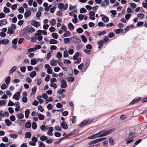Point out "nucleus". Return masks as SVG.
Returning a JSON list of instances; mask_svg holds the SVG:
<instances>
[{
    "instance_id": "1",
    "label": "nucleus",
    "mask_w": 147,
    "mask_h": 147,
    "mask_svg": "<svg viewBox=\"0 0 147 147\" xmlns=\"http://www.w3.org/2000/svg\"><path fill=\"white\" fill-rule=\"evenodd\" d=\"M35 31L34 28L30 26H28L25 28L21 32V33L24 36L32 33Z\"/></svg>"
},
{
    "instance_id": "2",
    "label": "nucleus",
    "mask_w": 147,
    "mask_h": 147,
    "mask_svg": "<svg viewBox=\"0 0 147 147\" xmlns=\"http://www.w3.org/2000/svg\"><path fill=\"white\" fill-rule=\"evenodd\" d=\"M115 130V128H113L108 130L107 131H102L99 132L100 137L107 135L114 131Z\"/></svg>"
},
{
    "instance_id": "3",
    "label": "nucleus",
    "mask_w": 147,
    "mask_h": 147,
    "mask_svg": "<svg viewBox=\"0 0 147 147\" xmlns=\"http://www.w3.org/2000/svg\"><path fill=\"white\" fill-rule=\"evenodd\" d=\"M68 7V4L66 3L64 5L63 3H61L59 4L58 8L61 10H65L67 9Z\"/></svg>"
},
{
    "instance_id": "4",
    "label": "nucleus",
    "mask_w": 147,
    "mask_h": 147,
    "mask_svg": "<svg viewBox=\"0 0 147 147\" xmlns=\"http://www.w3.org/2000/svg\"><path fill=\"white\" fill-rule=\"evenodd\" d=\"M141 99L142 98L141 97H138L137 98H135L131 102L129 105H133L135 103L138 102L141 100Z\"/></svg>"
},
{
    "instance_id": "5",
    "label": "nucleus",
    "mask_w": 147,
    "mask_h": 147,
    "mask_svg": "<svg viewBox=\"0 0 147 147\" xmlns=\"http://www.w3.org/2000/svg\"><path fill=\"white\" fill-rule=\"evenodd\" d=\"M30 24L32 26H34L36 28L38 27L40 25L39 22H36L35 20H32Z\"/></svg>"
},
{
    "instance_id": "6",
    "label": "nucleus",
    "mask_w": 147,
    "mask_h": 147,
    "mask_svg": "<svg viewBox=\"0 0 147 147\" xmlns=\"http://www.w3.org/2000/svg\"><path fill=\"white\" fill-rule=\"evenodd\" d=\"M95 13L93 11H91L89 12V15H90L89 18L92 20H95V18L94 16H95Z\"/></svg>"
},
{
    "instance_id": "7",
    "label": "nucleus",
    "mask_w": 147,
    "mask_h": 147,
    "mask_svg": "<svg viewBox=\"0 0 147 147\" xmlns=\"http://www.w3.org/2000/svg\"><path fill=\"white\" fill-rule=\"evenodd\" d=\"M54 129L53 127H50L48 128V131L47 132V134L49 136H52L53 135L52 132Z\"/></svg>"
},
{
    "instance_id": "8",
    "label": "nucleus",
    "mask_w": 147,
    "mask_h": 147,
    "mask_svg": "<svg viewBox=\"0 0 147 147\" xmlns=\"http://www.w3.org/2000/svg\"><path fill=\"white\" fill-rule=\"evenodd\" d=\"M61 84V88H65L67 87L66 81L64 80H61L60 81Z\"/></svg>"
},
{
    "instance_id": "9",
    "label": "nucleus",
    "mask_w": 147,
    "mask_h": 147,
    "mask_svg": "<svg viewBox=\"0 0 147 147\" xmlns=\"http://www.w3.org/2000/svg\"><path fill=\"white\" fill-rule=\"evenodd\" d=\"M20 93L19 92H17L13 95L12 98L15 99L16 100H19L20 99Z\"/></svg>"
},
{
    "instance_id": "10",
    "label": "nucleus",
    "mask_w": 147,
    "mask_h": 147,
    "mask_svg": "<svg viewBox=\"0 0 147 147\" xmlns=\"http://www.w3.org/2000/svg\"><path fill=\"white\" fill-rule=\"evenodd\" d=\"M90 122L89 120H84L81 122L79 125V126L82 127L84 126L86 124L90 123Z\"/></svg>"
},
{
    "instance_id": "11",
    "label": "nucleus",
    "mask_w": 147,
    "mask_h": 147,
    "mask_svg": "<svg viewBox=\"0 0 147 147\" xmlns=\"http://www.w3.org/2000/svg\"><path fill=\"white\" fill-rule=\"evenodd\" d=\"M101 16L102 18V20L105 23H107L109 20L108 18L104 15H101Z\"/></svg>"
},
{
    "instance_id": "12",
    "label": "nucleus",
    "mask_w": 147,
    "mask_h": 147,
    "mask_svg": "<svg viewBox=\"0 0 147 147\" xmlns=\"http://www.w3.org/2000/svg\"><path fill=\"white\" fill-rule=\"evenodd\" d=\"M43 33L44 35H46L47 34V32L45 30H38L37 32L35 33V35H38V34H41Z\"/></svg>"
},
{
    "instance_id": "13",
    "label": "nucleus",
    "mask_w": 147,
    "mask_h": 147,
    "mask_svg": "<svg viewBox=\"0 0 147 147\" xmlns=\"http://www.w3.org/2000/svg\"><path fill=\"white\" fill-rule=\"evenodd\" d=\"M61 127L64 129H67L68 128V125L66 123L64 122H62L60 124Z\"/></svg>"
},
{
    "instance_id": "14",
    "label": "nucleus",
    "mask_w": 147,
    "mask_h": 147,
    "mask_svg": "<svg viewBox=\"0 0 147 147\" xmlns=\"http://www.w3.org/2000/svg\"><path fill=\"white\" fill-rule=\"evenodd\" d=\"M9 42V40L8 39H4L0 40V45L3 44L4 45H7Z\"/></svg>"
},
{
    "instance_id": "15",
    "label": "nucleus",
    "mask_w": 147,
    "mask_h": 147,
    "mask_svg": "<svg viewBox=\"0 0 147 147\" xmlns=\"http://www.w3.org/2000/svg\"><path fill=\"white\" fill-rule=\"evenodd\" d=\"M57 64V61L56 60L53 59L50 61V65L53 66H56Z\"/></svg>"
},
{
    "instance_id": "16",
    "label": "nucleus",
    "mask_w": 147,
    "mask_h": 147,
    "mask_svg": "<svg viewBox=\"0 0 147 147\" xmlns=\"http://www.w3.org/2000/svg\"><path fill=\"white\" fill-rule=\"evenodd\" d=\"M16 116L18 119H21L24 117V115L22 113H18L16 115Z\"/></svg>"
},
{
    "instance_id": "17",
    "label": "nucleus",
    "mask_w": 147,
    "mask_h": 147,
    "mask_svg": "<svg viewBox=\"0 0 147 147\" xmlns=\"http://www.w3.org/2000/svg\"><path fill=\"white\" fill-rule=\"evenodd\" d=\"M18 122L20 125H23L24 123H25V120H21V119H18L17 120Z\"/></svg>"
},
{
    "instance_id": "18",
    "label": "nucleus",
    "mask_w": 147,
    "mask_h": 147,
    "mask_svg": "<svg viewBox=\"0 0 147 147\" xmlns=\"http://www.w3.org/2000/svg\"><path fill=\"white\" fill-rule=\"evenodd\" d=\"M42 67V65H39L37 67H34V69L35 70L38 71H40Z\"/></svg>"
},
{
    "instance_id": "19",
    "label": "nucleus",
    "mask_w": 147,
    "mask_h": 147,
    "mask_svg": "<svg viewBox=\"0 0 147 147\" xmlns=\"http://www.w3.org/2000/svg\"><path fill=\"white\" fill-rule=\"evenodd\" d=\"M37 115L38 116L39 119L40 120H42L45 118L44 115L39 114L38 113H37Z\"/></svg>"
},
{
    "instance_id": "20",
    "label": "nucleus",
    "mask_w": 147,
    "mask_h": 147,
    "mask_svg": "<svg viewBox=\"0 0 147 147\" xmlns=\"http://www.w3.org/2000/svg\"><path fill=\"white\" fill-rule=\"evenodd\" d=\"M7 21L5 19L3 20L0 21V26L6 24H7Z\"/></svg>"
},
{
    "instance_id": "21",
    "label": "nucleus",
    "mask_w": 147,
    "mask_h": 147,
    "mask_svg": "<svg viewBox=\"0 0 147 147\" xmlns=\"http://www.w3.org/2000/svg\"><path fill=\"white\" fill-rule=\"evenodd\" d=\"M109 0H105L104 2L101 4V6L103 7L109 4Z\"/></svg>"
},
{
    "instance_id": "22",
    "label": "nucleus",
    "mask_w": 147,
    "mask_h": 147,
    "mask_svg": "<svg viewBox=\"0 0 147 147\" xmlns=\"http://www.w3.org/2000/svg\"><path fill=\"white\" fill-rule=\"evenodd\" d=\"M31 12L29 10H27L24 14V16L26 18L28 17L31 14Z\"/></svg>"
},
{
    "instance_id": "23",
    "label": "nucleus",
    "mask_w": 147,
    "mask_h": 147,
    "mask_svg": "<svg viewBox=\"0 0 147 147\" xmlns=\"http://www.w3.org/2000/svg\"><path fill=\"white\" fill-rule=\"evenodd\" d=\"M103 42L102 40L98 41L97 44L98 45H99L98 48H101L103 45Z\"/></svg>"
},
{
    "instance_id": "24",
    "label": "nucleus",
    "mask_w": 147,
    "mask_h": 147,
    "mask_svg": "<svg viewBox=\"0 0 147 147\" xmlns=\"http://www.w3.org/2000/svg\"><path fill=\"white\" fill-rule=\"evenodd\" d=\"M136 135L134 133L131 132L129 134V137L128 139H130L134 138L136 137Z\"/></svg>"
},
{
    "instance_id": "25",
    "label": "nucleus",
    "mask_w": 147,
    "mask_h": 147,
    "mask_svg": "<svg viewBox=\"0 0 147 147\" xmlns=\"http://www.w3.org/2000/svg\"><path fill=\"white\" fill-rule=\"evenodd\" d=\"M9 136L12 138L16 139L18 137V135L16 134H9Z\"/></svg>"
},
{
    "instance_id": "26",
    "label": "nucleus",
    "mask_w": 147,
    "mask_h": 147,
    "mask_svg": "<svg viewBox=\"0 0 147 147\" xmlns=\"http://www.w3.org/2000/svg\"><path fill=\"white\" fill-rule=\"evenodd\" d=\"M41 34H38V35L36 36L35 34L34 36L36 37V39H37L39 41H40L42 39V36L40 35Z\"/></svg>"
},
{
    "instance_id": "27",
    "label": "nucleus",
    "mask_w": 147,
    "mask_h": 147,
    "mask_svg": "<svg viewBox=\"0 0 147 147\" xmlns=\"http://www.w3.org/2000/svg\"><path fill=\"white\" fill-rule=\"evenodd\" d=\"M68 28L69 29L71 30H73L74 29L73 25L71 23H69V24Z\"/></svg>"
},
{
    "instance_id": "28",
    "label": "nucleus",
    "mask_w": 147,
    "mask_h": 147,
    "mask_svg": "<svg viewBox=\"0 0 147 147\" xmlns=\"http://www.w3.org/2000/svg\"><path fill=\"white\" fill-rule=\"evenodd\" d=\"M5 122L7 126H9L12 124V122L9 119L6 120Z\"/></svg>"
},
{
    "instance_id": "29",
    "label": "nucleus",
    "mask_w": 147,
    "mask_h": 147,
    "mask_svg": "<svg viewBox=\"0 0 147 147\" xmlns=\"http://www.w3.org/2000/svg\"><path fill=\"white\" fill-rule=\"evenodd\" d=\"M137 16L139 19L143 18L145 17V15L142 13H140L138 14Z\"/></svg>"
},
{
    "instance_id": "30",
    "label": "nucleus",
    "mask_w": 147,
    "mask_h": 147,
    "mask_svg": "<svg viewBox=\"0 0 147 147\" xmlns=\"http://www.w3.org/2000/svg\"><path fill=\"white\" fill-rule=\"evenodd\" d=\"M114 31L116 34H118L122 32L123 31V30L121 29H118L115 30Z\"/></svg>"
},
{
    "instance_id": "31",
    "label": "nucleus",
    "mask_w": 147,
    "mask_h": 147,
    "mask_svg": "<svg viewBox=\"0 0 147 147\" xmlns=\"http://www.w3.org/2000/svg\"><path fill=\"white\" fill-rule=\"evenodd\" d=\"M36 73L35 71H34L31 73L30 76L32 78H34L36 75Z\"/></svg>"
},
{
    "instance_id": "32",
    "label": "nucleus",
    "mask_w": 147,
    "mask_h": 147,
    "mask_svg": "<svg viewBox=\"0 0 147 147\" xmlns=\"http://www.w3.org/2000/svg\"><path fill=\"white\" fill-rule=\"evenodd\" d=\"M49 42L50 44H56L57 42V41L54 39H51L49 41Z\"/></svg>"
},
{
    "instance_id": "33",
    "label": "nucleus",
    "mask_w": 147,
    "mask_h": 147,
    "mask_svg": "<svg viewBox=\"0 0 147 147\" xmlns=\"http://www.w3.org/2000/svg\"><path fill=\"white\" fill-rule=\"evenodd\" d=\"M63 63L65 64H69L71 63V62L69 60L65 59L63 60Z\"/></svg>"
},
{
    "instance_id": "34",
    "label": "nucleus",
    "mask_w": 147,
    "mask_h": 147,
    "mask_svg": "<svg viewBox=\"0 0 147 147\" xmlns=\"http://www.w3.org/2000/svg\"><path fill=\"white\" fill-rule=\"evenodd\" d=\"M30 113V111L28 109H26L25 112V117L26 118L28 117V115Z\"/></svg>"
},
{
    "instance_id": "35",
    "label": "nucleus",
    "mask_w": 147,
    "mask_h": 147,
    "mask_svg": "<svg viewBox=\"0 0 147 147\" xmlns=\"http://www.w3.org/2000/svg\"><path fill=\"white\" fill-rule=\"evenodd\" d=\"M71 41L70 38H66L64 39L63 41L65 44H67L69 43Z\"/></svg>"
},
{
    "instance_id": "36",
    "label": "nucleus",
    "mask_w": 147,
    "mask_h": 147,
    "mask_svg": "<svg viewBox=\"0 0 147 147\" xmlns=\"http://www.w3.org/2000/svg\"><path fill=\"white\" fill-rule=\"evenodd\" d=\"M106 138H99L96 139L95 140H94V142H95V143H98V142H100L101 141H102L104 140Z\"/></svg>"
},
{
    "instance_id": "37",
    "label": "nucleus",
    "mask_w": 147,
    "mask_h": 147,
    "mask_svg": "<svg viewBox=\"0 0 147 147\" xmlns=\"http://www.w3.org/2000/svg\"><path fill=\"white\" fill-rule=\"evenodd\" d=\"M36 87L35 86L32 88V89L31 93L32 94L34 95L36 93Z\"/></svg>"
},
{
    "instance_id": "38",
    "label": "nucleus",
    "mask_w": 147,
    "mask_h": 147,
    "mask_svg": "<svg viewBox=\"0 0 147 147\" xmlns=\"http://www.w3.org/2000/svg\"><path fill=\"white\" fill-rule=\"evenodd\" d=\"M53 38L57 39L58 37V35L56 33H53L52 34Z\"/></svg>"
},
{
    "instance_id": "39",
    "label": "nucleus",
    "mask_w": 147,
    "mask_h": 147,
    "mask_svg": "<svg viewBox=\"0 0 147 147\" xmlns=\"http://www.w3.org/2000/svg\"><path fill=\"white\" fill-rule=\"evenodd\" d=\"M37 63L35 59H32L31 60L30 64L32 65H34Z\"/></svg>"
},
{
    "instance_id": "40",
    "label": "nucleus",
    "mask_w": 147,
    "mask_h": 147,
    "mask_svg": "<svg viewBox=\"0 0 147 147\" xmlns=\"http://www.w3.org/2000/svg\"><path fill=\"white\" fill-rule=\"evenodd\" d=\"M31 134L30 132H26L25 134V137L27 138H30L31 136Z\"/></svg>"
},
{
    "instance_id": "41",
    "label": "nucleus",
    "mask_w": 147,
    "mask_h": 147,
    "mask_svg": "<svg viewBox=\"0 0 147 147\" xmlns=\"http://www.w3.org/2000/svg\"><path fill=\"white\" fill-rule=\"evenodd\" d=\"M17 67L16 66H14L9 71L10 74L12 73L16 69Z\"/></svg>"
},
{
    "instance_id": "42",
    "label": "nucleus",
    "mask_w": 147,
    "mask_h": 147,
    "mask_svg": "<svg viewBox=\"0 0 147 147\" xmlns=\"http://www.w3.org/2000/svg\"><path fill=\"white\" fill-rule=\"evenodd\" d=\"M3 12L5 13H8L10 12L9 9L6 7H4Z\"/></svg>"
},
{
    "instance_id": "43",
    "label": "nucleus",
    "mask_w": 147,
    "mask_h": 147,
    "mask_svg": "<svg viewBox=\"0 0 147 147\" xmlns=\"http://www.w3.org/2000/svg\"><path fill=\"white\" fill-rule=\"evenodd\" d=\"M50 24L51 26H53L55 25L56 23V21L55 19H53L51 20L50 22Z\"/></svg>"
},
{
    "instance_id": "44",
    "label": "nucleus",
    "mask_w": 147,
    "mask_h": 147,
    "mask_svg": "<svg viewBox=\"0 0 147 147\" xmlns=\"http://www.w3.org/2000/svg\"><path fill=\"white\" fill-rule=\"evenodd\" d=\"M31 126V123L30 122H27L25 125V127L27 128H29Z\"/></svg>"
},
{
    "instance_id": "45",
    "label": "nucleus",
    "mask_w": 147,
    "mask_h": 147,
    "mask_svg": "<svg viewBox=\"0 0 147 147\" xmlns=\"http://www.w3.org/2000/svg\"><path fill=\"white\" fill-rule=\"evenodd\" d=\"M40 139L41 141H44L47 140V138L45 136H42L40 137Z\"/></svg>"
},
{
    "instance_id": "46",
    "label": "nucleus",
    "mask_w": 147,
    "mask_h": 147,
    "mask_svg": "<svg viewBox=\"0 0 147 147\" xmlns=\"http://www.w3.org/2000/svg\"><path fill=\"white\" fill-rule=\"evenodd\" d=\"M130 7L132 9L135 8L136 7V4L133 3H131L130 4Z\"/></svg>"
},
{
    "instance_id": "47",
    "label": "nucleus",
    "mask_w": 147,
    "mask_h": 147,
    "mask_svg": "<svg viewBox=\"0 0 147 147\" xmlns=\"http://www.w3.org/2000/svg\"><path fill=\"white\" fill-rule=\"evenodd\" d=\"M71 34L70 32L69 31H66L64 34L63 36L64 37L69 36Z\"/></svg>"
},
{
    "instance_id": "48",
    "label": "nucleus",
    "mask_w": 147,
    "mask_h": 147,
    "mask_svg": "<svg viewBox=\"0 0 147 147\" xmlns=\"http://www.w3.org/2000/svg\"><path fill=\"white\" fill-rule=\"evenodd\" d=\"M32 127L34 129H36L37 127V125L36 122H34L32 123Z\"/></svg>"
},
{
    "instance_id": "49",
    "label": "nucleus",
    "mask_w": 147,
    "mask_h": 147,
    "mask_svg": "<svg viewBox=\"0 0 147 147\" xmlns=\"http://www.w3.org/2000/svg\"><path fill=\"white\" fill-rule=\"evenodd\" d=\"M77 18L76 15H75V17H74V19H73L72 20V22L76 24L77 22Z\"/></svg>"
},
{
    "instance_id": "50",
    "label": "nucleus",
    "mask_w": 147,
    "mask_h": 147,
    "mask_svg": "<svg viewBox=\"0 0 147 147\" xmlns=\"http://www.w3.org/2000/svg\"><path fill=\"white\" fill-rule=\"evenodd\" d=\"M114 24L112 23H111L105 25V26L107 28H108L111 27Z\"/></svg>"
},
{
    "instance_id": "51",
    "label": "nucleus",
    "mask_w": 147,
    "mask_h": 147,
    "mask_svg": "<svg viewBox=\"0 0 147 147\" xmlns=\"http://www.w3.org/2000/svg\"><path fill=\"white\" fill-rule=\"evenodd\" d=\"M11 78L9 76H8L6 78L5 80V82L7 84H9Z\"/></svg>"
},
{
    "instance_id": "52",
    "label": "nucleus",
    "mask_w": 147,
    "mask_h": 147,
    "mask_svg": "<svg viewBox=\"0 0 147 147\" xmlns=\"http://www.w3.org/2000/svg\"><path fill=\"white\" fill-rule=\"evenodd\" d=\"M18 11L20 13H22L24 12V9L22 7H20L18 9Z\"/></svg>"
},
{
    "instance_id": "53",
    "label": "nucleus",
    "mask_w": 147,
    "mask_h": 147,
    "mask_svg": "<svg viewBox=\"0 0 147 147\" xmlns=\"http://www.w3.org/2000/svg\"><path fill=\"white\" fill-rule=\"evenodd\" d=\"M50 86L51 87H53L54 89H55L57 87L56 84L54 83H50Z\"/></svg>"
},
{
    "instance_id": "54",
    "label": "nucleus",
    "mask_w": 147,
    "mask_h": 147,
    "mask_svg": "<svg viewBox=\"0 0 147 147\" xmlns=\"http://www.w3.org/2000/svg\"><path fill=\"white\" fill-rule=\"evenodd\" d=\"M63 56L65 58L67 57L68 56V55L67 53V51L66 49L64 51Z\"/></svg>"
},
{
    "instance_id": "55",
    "label": "nucleus",
    "mask_w": 147,
    "mask_h": 147,
    "mask_svg": "<svg viewBox=\"0 0 147 147\" xmlns=\"http://www.w3.org/2000/svg\"><path fill=\"white\" fill-rule=\"evenodd\" d=\"M14 30L11 28H9L8 29L7 31V33L9 34H12L13 33Z\"/></svg>"
},
{
    "instance_id": "56",
    "label": "nucleus",
    "mask_w": 147,
    "mask_h": 147,
    "mask_svg": "<svg viewBox=\"0 0 147 147\" xmlns=\"http://www.w3.org/2000/svg\"><path fill=\"white\" fill-rule=\"evenodd\" d=\"M76 31L78 33H81L83 32V30L82 28H79L77 29Z\"/></svg>"
},
{
    "instance_id": "57",
    "label": "nucleus",
    "mask_w": 147,
    "mask_h": 147,
    "mask_svg": "<svg viewBox=\"0 0 147 147\" xmlns=\"http://www.w3.org/2000/svg\"><path fill=\"white\" fill-rule=\"evenodd\" d=\"M79 56V53L78 52H76L75 55L73 57V59L74 60H76L77 59L78 57Z\"/></svg>"
},
{
    "instance_id": "58",
    "label": "nucleus",
    "mask_w": 147,
    "mask_h": 147,
    "mask_svg": "<svg viewBox=\"0 0 147 147\" xmlns=\"http://www.w3.org/2000/svg\"><path fill=\"white\" fill-rule=\"evenodd\" d=\"M38 144L39 145V147H45V144L41 141L38 142Z\"/></svg>"
},
{
    "instance_id": "59",
    "label": "nucleus",
    "mask_w": 147,
    "mask_h": 147,
    "mask_svg": "<svg viewBox=\"0 0 147 147\" xmlns=\"http://www.w3.org/2000/svg\"><path fill=\"white\" fill-rule=\"evenodd\" d=\"M56 57L58 59H60L62 57V55L61 53L58 52L56 55Z\"/></svg>"
},
{
    "instance_id": "60",
    "label": "nucleus",
    "mask_w": 147,
    "mask_h": 147,
    "mask_svg": "<svg viewBox=\"0 0 147 147\" xmlns=\"http://www.w3.org/2000/svg\"><path fill=\"white\" fill-rule=\"evenodd\" d=\"M109 142L111 145H113V144L114 141L112 138H111L109 139Z\"/></svg>"
},
{
    "instance_id": "61",
    "label": "nucleus",
    "mask_w": 147,
    "mask_h": 147,
    "mask_svg": "<svg viewBox=\"0 0 147 147\" xmlns=\"http://www.w3.org/2000/svg\"><path fill=\"white\" fill-rule=\"evenodd\" d=\"M40 129L42 131H46L45 130L46 127L44 125H43L40 126Z\"/></svg>"
},
{
    "instance_id": "62",
    "label": "nucleus",
    "mask_w": 147,
    "mask_h": 147,
    "mask_svg": "<svg viewBox=\"0 0 147 147\" xmlns=\"http://www.w3.org/2000/svg\"><path fill=\"white\" fill-rule=\"evenodd\" d=\"M81 38L82 41L84 42L85 43L87 41V39L85 38V37L84 36H82L81 37Z\"/></svg>"
},
{
    "instance_id": "63",
    "label": "nucleus",
    "mask_w": 147,
    "mask_h": 147,
    "mask_svg": "<svg viewBox=\"0 0 147 147\" xmlns=\"http://www.w3.org/2000/svg\"><path fill=\"white\" fill-rule=\"evenodd\" d=\"M10 119L12 121H14L16 120L15 116L13 115H12L10 117Z\"/></svg>"
},
{
    "instance_id": "64",
    "label": "nucleus",
    "mask_w": 147,
    "mask_h": 147,
    "mask_svg": "<svg viewBox=\"0 0 147 147\" xmlns=\"http://www.w3.org/2000/svg\"><path fill=\"white\" fill-rule=\"evenodd\" d=\"M87 12L86 10L84 8H81L80 10V12L81 13H86Z\"/></svg>"
}]
</instances>
